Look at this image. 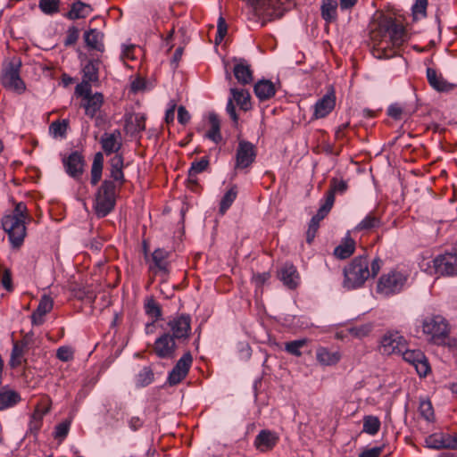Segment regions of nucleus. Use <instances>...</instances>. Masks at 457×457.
<instances>
[{
    "label": "nucleus",
    "instance_id": "de8ad7c7",
    "mask_svg": "<svg viewBox=\"0 0 457 457\" xmlns=\"http://www.w3.org/2000/svg\"><path fill=\"white\" fill-rule=\"evenodd\" d=\"M68 128V121L63 120L62 121H54L49 127V132L54 137H65Z\"/></svg>",
    "mask_w": 457,
    "mask_h": 457
},
{
    "label": "nucleus",
    "instance_id": "a19ab883",
    "mask_svg": "<svg viewBox=\"0 0 457 457\" xmlns=\"http://www.w3.org/2000/svg\"><path fill=\"white\" fill-rule=\"evenodd\" d=\"M237 196V186H232L223 195L220 204V212L224 214L232 205Z\"/></svg>",
    "mask_w": 457,
    "mask_h": 457
},
{
    "label": "nucleus",
    "instance_id": "aec40b11",
    "mask_svg": "<svg viewBox=\"0 0 457 457\" xmlns=\"http://www.w3.org/2000/svg\"><path fill=\"white\" fill-rule=\"evenodd\" d=\"M169 258L170 253L168 251L162 248L155 249L152 253L153 265L150 266V269L155 272L169 273Z\"/></svg>",
    "mask_w": 457,
    "mask_h": 457
},
{
    "label": "nucleus",
    "instance_id": "680f3d73",
    "mask_svg": "<svg viewBox=\"0 0 457 457\" xmlns=\"http://www.w3.org/2000/svg\"><path fill=\"white\" fill-rule=\"evenodd\" d=\"M108 413H109L111 419H112L113 420H115V421L122 420L124 419V415H125V408L121 403L116 404L114 409H110L108 411Z\"/></svg>",
    "mask_w": 457,
    "mask_h": 457
},
{
    "label": "nucleus",
    "instance_id": "774afa93",
    "mask_svg": "<svg viewBox=\"0 0 457 457\" xmlns=\"http://www.w3.org/2000/svg\"><path fill=\"white\" fill-rule=\"evenodd\" d=\"M190 118H191V116H190L189 112H187V110L184 106L180 105L178 108L179 122L180 124L186 125L190 120Z\"/></svg>",
    "mask_w": 457,
    "mask_h": 457
},
{
    "label": "nucleus",
    "instance_id": "6e6552de",
    "mask_svg": "<svg viewBox=\"0 0 457 457\" xmlns=\"http://www.w3.org/2000/svg\"><path fill=\"white\" fill-rule=\"evenodd\" d=\"M422 331L431 340H444L449 333L447 320L441 315H431L424 319Z\"/></svg>",
    "mask_w": 457,
    "mask_h": 457
},
{
    "label": "nucleus",
    "instance_id": "1a4fd4ad",
    "mask_svg": "<svg viewBox=\"0 0 457 457\" xmlns=\"http://www.w3.org/2000/svg\"><path fill=\"white\" fill-rule=\"evenodd\" d=\"M406 345L407 341L399 332H387L381 337L379 351L385 355L400 354Z\"/></svg>",
    "mask_w": 457,
    "mask_h": 457
},
{
    "label": "nucleus",
    "instance_id": "423d86ee",
    "mask_svg": "<svg viewBox=\"0 0 457 457\" xmlns=\"http://www.w3.org/2000/svg\"><path fill=\"white\" fill-rule=\"evenodd\" d=\"M21 62L19 59H13L4 64L2 71V85L9 90L21 94L25 91L26 86L20 76Z\"/></svg>",
    "mask_w": 457,
    "mask_h": 457
},
{
    "label": "nucleus",
    "instance_id": "4be33fe9",
    "mask_svg": "<svg viewBox=\"0 0 457 457\" xmlns=\"http://www.w3.org/2000/svg\"><path fill=\"white\" fill-rule=\"evenodd\" d=\"M110 176L111 178L120 186L125 183V176L123 173L124 168V158L122 154H117L113 155L110 161Z\"/></svg>",
    "mask_w": 457,
    "mask_h": 457
},
{
    "label": "nucleus",
    "instance_id": "338daca9",
    "mask_svg": "<svg viewBox=\"0 0 457 457\" xmlns=\"http://www.w3.org/2000/svg\"><path fill=\"white\" fill-rule=\"evenodd\" d=\"M382 452H383V447H381V446L369 448V449H365L364 451H362L359 454V457H379V455L382 453Z\"/></svg>",
    "mask_w": 457,
    "mask_h": 457
},
{
    "label": "nucleus",
    "instance_id": "4c0bfd02",
    "mask_svg": "<svg viewBox=\"0 0 457 457\" xmlns=\"http://www.w3.org/2000/svg\"><path fill=\"white\" fill-rule=\"evenodd\" d=\"M347 188L348 185L346 181H345L344 179L333 178L330 181L329 190L325 195V199H328L331 196L334 204L335 195L344 194L346 192Z\"/></svg>",
    "mask_w": 457,
    "mask_h": 457
},
{
    "label": "nucleus",
    "instance_id": "c85d7f7f",
    "mask_svg": "<svg viewBox=\"0 0 457 457\" xmlns=\"http://www.w3.org/2000/svg\"><path fill=\"white\" fill-rule=\"evenodd\" d=\"M425 446L429 449H449L448 434L436 432L429 435L425 439Z\"/></svg>",
    "mask_w": 457,
    "mask_h": 457
},
{
    "label": "nucleus",
    "instance_id": "864d4df0",
    "mask_svg": "<svg viewBox=\"0 0 457 457\" xmlns=\"http://www.w3.org/2000/svg\"><path fill=\"white\" fill-rule=\"evenodd\" d=\"M209 165V161L206 158H202L199 161H195L192 162L191 167L189 169V176L191 178L197 176V174L203 172L206 170Z\"/></svg>",
    "mask_w": 457,
    "mask_h": 457
},
{
    "label": "nucleus",
    "instance_id": "e433bc0d",
    "mask_svg": "<svg viewBox=\"0 0 457 457\" xmlns=\"http://www.w3.org/2000/svg\"><path fill=\"white\" fill-rule=\"evenodd\" d=\"M104 168V154L98 152L95 154L91 167V184L96 186L102 178Z\"/></svg>",
    "mask_w": 457,
    "mask_h": 457
},
{
    "label": "nucleus",
    "instance_id": "39448f33",
    "mask_svg": "<svg viewBox=\"0 0 457 457\" xmlns=\"http://www.w3.org/2000/svg\"><path fill=\"white\" fill-rule=\"evenodd\" d=\"M116 187L113 181L104 180L97 190L94 208L98 217H105L115 205Z\"/></svg>",
    "mask_w": 457,
    "mask_h": 457
},
{
    "label": "nucleus",
    "instance_id": "20e7f679",
    "mask_svg": "<svg viewBox=\"0 0 457 457\" xmlns=\"http://www.w3.org/2000/svg\"><path fill=\"white\" fill-rule=\"evenodd\" d=\"M28 218V209L22 202L15 205L12 213L2 218V227L8 234L12 245L15 248H19L23 244L26 237L25 221Z\"/></svg>",
    "mask_w": 457,
    "mask_h": 457
},
{
    "label": "nucleus",
    "instance_id": "dca6fc26",
    "mask_svg": "<svg viewBox=\"0 0 457 457\" xmlns=\"http://www.w3.org/2000/svg\"><path fill=\"white\" fill-rule=\"evenodd\" d=\"M168 326L172 331L174 338H187L188 337L191 330V319L187 314H180L171 319Z\"/></svg>",
    "mask_w": 457,
    "mask_h": 457
},
{
    "label": "nucleus",
    "instance_id": "2f4dec72",
    "mask_svg": "<svg viewBox=\"0 0 457 457\" xmlns=\"http://www.w3.org/2000/svg\"><path fill=\"white\" fill-rule=\"evenodd\" d=\"M21 398L19 393L14 390H0V410H5L13 407L21 402Z\"/></svg>",
    "mask_w": 457,
    "mask_h": 457
},
{
    "label": "nucleus",
    "instance_id": "09e8293b",
    "mask_svg": "<svg viewBox=\"0 0 457 457\" xmlns=\"http://www.w3.org/2000/svg\"><path fill=\"white\" fill-rule=\"evenodd\" d=\"M420 415L428 421H433L435 419L434 409L429 400H421L419 406Z\"/></svg>",
    "mask_w": 457,
    "mask_h": 457
},
{
    "label": "nucleus",
    "instance_id": "f03ea898",
    "mask_svg": "<svg viewBox=\"0 0 457 457\" xmlns=\"http://www.w3.org/2000/svg\"><path fill=\"white\" fill-rule=\"evenodd\" d=\"M382 267V261L375 258L370 263L365 255L353 258L344 269V287L347 289H354L361 287L365 281L375 277Z\"/></svg>",
    "mask_w": 457,
    "mask_h": 457
},
{
    "label": "nucleus",
    "instance_id": "603ef678",
    "mask_svg": "<svg viewBox=\"0 0 457 457\" xmlns=\"http://www.w3.org/2000/svg\"><path fill=\"white\" fill-rule=\"evenodd\" d=\"M371 328L372 327L370 324H361L349 328L348 332L352 337L362 338L370 333Z\"/></svg>",
    "mask_w": 457,
    "mask_h": 457
},
{
    "label": "nucleus",
    "instance_id": "ddd939ff",
    "mask_svg": "<svg viewBox=\"0 0 457 457\" xmlns=\"http://www.w3.org/2000/svg\"><path fill=\"white\" fill-rule=\"evenodd\" d=\"M435 270L439 275H457V254L445 253L433 260Z\"/></svg>",
    "mask_w": 457,
    "mask_h": 457
},
{
    "label": "nucleus",
    "instance_id": "7c9ffc66",
    "mask_svg": "<svg viewBox=\"0 0 457 457\" xmlns=\"http://www.w3.org/2000/svg\"><path fill=\"white\" fill-rule=\"evenodd\" d=\"M427 79L429 85L437 91H447L452 87L443 76L437 74L436 70L432 68L427 69Z\"/></svg>",
    "mask_w": 457,
    "mask_h": 457
},
{
    "label": "nucleus",
    "instance_id": "7ed1b4c3",
    "mask_svg": "<svg viewBox=\"0 0 457 457\" xmlns=\"http://www.w3.org/2000/svg\"><path fill=\"white\" fill-rule=\"evenodd\" d=\"M248 20L264 27L281 18L288 9L289 0H245Z\"/></svg>",
    "mask_w": 457,
    "mask_h": 457
},
{
    "label": "nucleus",
    "instance_id": "f704fd0d",
    "mask_svg": "<svg viewBox=\"0 0 457 457\" xmlns=\"http://www.w3.org/2000/svg\"><path fill=\"white\" fill-rule=\"evenodd\" d=\"M380 225V218L370 212L355 226L353 232L369 231L379 228Z\"/></svg>",
    "mask_w": 457,
    "mask_h": 457
},
{
    "label": "nucleus",
    "instance_id": "412c9836",
    "mask_svg": "<svg viewBox=\"0 0 457 457\" xmlns=\"http://www.w3.org/2000/svg\"><path fill=\"white\" fill-rule=\"evenodd\" d=\"M279 278L283 284L290 289L295 288L300 282V276L296 268L291 263H285L279 271Z\"/></svg>",
    "mask_w": 457,
    "mask_h": 457
},
{
    "label": "nucleus",
    "instance_id": "473e14b6",
    "mask_svg": "<svg viewBox=\"0 0 457 457\" xmlns=\"http://www.w3.org/2000/svg\"><path fill=\"white\" fill-rule=\"evenodd\" d=\"M103 37V33L96 29H91L84 34V39L87 46L91 49L98 51L104 50Z\"/></svg>",
    "mask_w": 457,
    "mask_h": 457
},
{
    "label": "nucleus",
    "instance_id": "a878e982",
    "mask_svg": "<svg viewBox=\"0 0 457 457\" xmlns=\"http://www.w3.org/2000/svg\"><path fill=\"white\" fill-rule=\"evenodd\" d=\"M93 7L81 1L72 3L70 11L66 13V18L69 20L85 19L93 12Z\"/></svg>",
    "mask_w": 457,
    "mask_h": 457
},
{
    "label": "nucleus",
    "instance_id": "6e6d98bb",
    "mask_svg": "<svg viewBox=\"0 0 457 457\" xmlns=\"http://www.w3.org/2000/svg\"><path fill=\"white\" fill-rule=\"evenodd\" d=\"M53 306H54V303H53L52 298L50 296L45 295L40 299L36 311L46 315V313H48L52 311Z\"/></svg>",
    "mask_w": 457,
    "mask_h": 457
},
{
    "label": "nucleus",
    "instance_id": "f257e3e1",
    "mask_svg": "<svg viewBox=\"0 0 457 457\" xmlns=\"http://www.w3.org/2000/svg\"><path fill=\"white\" fill-rule=\"evenodd\" d=\"M370 38L373 43V56L378 59H389L398 54L400 47L406 40V31L392 17H383L371 30Z\"/></svg>",
    "mask_w": 457,
    "mask_h": 457
},
{
    "label": "nucleus",
    "instance_id": "cd10ccee",
    "mask_svg": "<svg viewBox=\"0 0 457 457\" xmlns=\"http://www.w3.org/2000/svg\"><path fill=\"white\" fill-rule=\"evenodd\" d=\"M234 76L242 85L250 84L253 81V71L245 61H240L233 69Z\"/></svg>",
    "mask_w": 457,
    "mask_h": 457
},
{
    "label": "nucleus",
    "instance_id": "f3484780",
    "mask_svg": "<svg viewBox=\"0 0 457 457\" xmlns=\"http://www.w3.org/2000/svg\"><path fill=\"white\" fill-rule=\"evenodd\" d=\"M176 349L174 337L169 333L159 337L154 345V352L160 358H173Z\"/></svg>",
    "mask_w": 457,
    "mask_h": 457
},
{
    "label": "nucleus",
    "instance_id": "c756f323",
    "mask_svg": "<svg viewBox=\"0 0 457 457\" xmlns=\"http://www.w3.org/2000/svg\"><path fill=\"white\" fill-rule=\"evenodd\" d=\"M354 250L355 241L347 234L342 242L334 249V255L340 260H345L349 258L354 253Z\"/></svg>",
    "mask_w": 457,
    "mask_h": 457
},
{
    "label": "nucleus",
    "instance_id": "b1692460",
    "mask_svg": "<svg viewBox=\"0 0 457 457\" xmlns=\"http://www.w3.org/2000/svg\"><path fill=\"white\" fill-rule=\"evenodd\" d=\"M49 406L44 403H38L33 414L30 417V420L29 423V431L33 435H37V432L41 429L43 425V418L49 411Z\"/></svg>",
    "mask_w": 457,
    "mask_h": 457
},
{
    "label": "nucleus",
    "instance_id": "0eeeda50",
    "mask_svg": "<svg viewBox=\"0 0 457 457\" xmlns=\"http://www.w3.org/2000/svg\"><path fill=\"white\" fill-rule=\"evenodd\" d=\"M407 278L408 274L405 272L392 270L380 277L377 285V291L386 296L397 294L403 288Z\"/></svg>",
    "mask_w": 457,
    "mask_h": 457
},
{
    "label": "nucleus",
    "instance_id": "c9c22d12",
    "mask_svg": "<svg viewBox=\"0 0 457 457\" xmlns=\"http://www.w3.org/2000/svg\"><path fill=\"white\" fill-rule=\"evenodd\" d=\"M230 93L232 95V101L236 102L237 104L244 111L251 109L250 94L245 89L231 88Z\"/></svg>",
    "mask_w": 457,
    "mask_h": 457
},
{
    "label": "nucleus",
    "instance_id": "c03bdc74",
    "mask_svg": "<svg viewBox=\"0 0 457 457\" xmlns=\"http://www.w3.org/2000/svg\"><path fill=\"white\" fill-rule=\"evenodd\" d=\"M154 372L149 367H144L137 377V385L144 387L150 385L154 381Z\"/></svg>",
    "mask_w": 457,
    "mask_h": 457
},
{
    "label": "nucleus",
    "instance_id": "3c124183",
    "mask_svg": "<svg viewBox=\"0 0 457 457\" xmlns=\"http://www.w3.org/2000/svg\"><path fill=\"white\" fill-rule=\"evenodd\" d=\"M333 205L334 204L331 196L328 199H324V202L321 204L317 213L312 219L315 221L320 222V220H322L330 212Z\"/></svg>",
    "mask_w": 457,
    "mask_h": 457
},
{
    "label": "nucleus",
    "instance_id": "f8f14e48",
    "mask_svg": "<svg viewBox=\"0 0 457 457\" xmlns=\"http://www.w3.org/2000/svg\"><path fill=\"white\" fill-rule=\"evenodd\" d=\"M192 361L193 358L191 353L188 352L184 353L169 373L168 383L170 386H175L180 383L187 377L192 365Z\"/></svg>",
    "mask_w": 457,
    "mask_h": 457
},
{
    "label": "nucleus",
    "instance_id": "6ab92c4d",
    "mask_svg": "<svg viewBox=\"0 0 457 457\" xmlns=\"http://www.w3.org/2000/svg\"><path fill=\"white\" fill-rule=\"evenodd\" d=\"M336 105V97L334 94H326L319 99L314 104L313 117L321 119L332 112Z\"/></svg>",
    "mask_w": 457,
    "mask_h": 457
},
{
    "label": "nucleus",
    "instance_id": "4d7b16f0",
    "mask_svg": "<svg viewBox=\"0 0 457 457\" xmlns=\"http://www.w3.org/2000/svg\"><path fill=\"white\" fill-rule=\"evenodd\" d=\"M56 357L62 361H69L74 358V350L71 346H61L56 351Z\"/></svg>",
    "mask_w": 457,
    "mask_h": 457
},
{
    "label": "nucleus",
    "instance_id": "bf43d9fd",
    "mask_svg": "<svg viewBox=\"0 0 457 457\" xmlns=\"http://www.w3.org/2000/svg\"><path fill=\"white\" fill-rule=\"evenodd\" d=\"M22 354H23L22 348L20 347L17 344H14L12 350L10 365L12 367H16V366L21 365Z\"/></svg>",
    "mask_w": 457,
    "mask_h": 457
},
{
    "label": "nucleus",
    "instance_id": "72a5a7b5",
    "mask_svg": "<svg viewBox=\"0 0 457 457\" xmlns=\"http://www.w3.org/2000/svg\"><path fill=\"white\" fill-rule=\"evenodd\" d=\"M321 17L327 22H333L337 17V2L336 0H322L320 6Z\"/></svg>",
    "mask_w": 457,
    "mask_h": 457
},
{
    "label": "nucleus",
    "instance_id": "69168bd1",
    "mask_svg": "<svg viewBox=\"0 0 457 457\" xmlns=\"http://www.w3.org/2000/svg\"><path fill=\"white\" fill-rule=\"evenodd\" d=\"M227 33V24L222 17L219 18L217 26V37L216 41H221Z\"/></svg>",
    "mask_w": 457,
    "mask_h": 457
},
{
    "label": "nucleus",
    "instance_id": "9d476101",
    "mask_svg": "<svg viewBox=\"0 0 457 457\" xmlns=\"http://www.w3.org/2000/svg\"><path fill=\"white\" fill-rule=\"evenodd\" d=\"M256 158V148L249 141L241 140L235 156V170H244L250 167Z\"/></svg>",
    "mask_w": 457,
    "mask_h": 457
},
{
    "label": "nucleus",
    "instance_id": "052dcab7",
    "mask_svg": "<svg viewBox=\"0 0 457 457\" xmlns=\"http://www.w3.org/2000/svg\"><path fill=\"white\" fill-rule=\"evenodd\" d=\"M1 285L4 289L7 291L12 290V273L9 269L4 268L2 270V275L0 278Z\"/></svg>",
    "mask_w": 457,
    "mask_h": 457
},
{
    "label": "nucleus",
    "instance_id": "393cba45",
    "mask_svg": "<svg viewBox=\"0 0 457 457\" xmlns=\"http://www.w3.org/2000/svg\"><path fill=\"white\" fill-rule=\"evenodd\" d=\"M104 104V96L102 93H95L94 95L83 100L82 106L85 109V114L90 118H94L96 112L102 108Z\"/></svg>",
    "mask_w": 457,
    "mask_h": 457
},
{
    "label": "nucleus",
    "instance_id": "58836bf2",
    "mask_svg": "<svg viewBox=\"0 0 457 457\" xmlns=\"http://www.w3.org/2000/svg\"><path fill=\"white\" fill-rule=\"evenodd\" d=\"M381 427V422L377 416L367 415L363 418L362 432L375 436L378 434Z\"/></svg>",
    "mask_w": 457,
    "mask_h": 457
},
{
    "label": "nucleus",
    "instance_id": "a211bd4d",
    "mask_svg": "<svg viewBox=\"0 0 457 457\" xmlns=\"http://www.w3.org/2000/svg\"><path fill=\"white\" fill-rule=\"evenodd\" d=\"M62 162L69 176L76 179L81 177L84 171L85 161L79 152H72L67 158H64Z\"/></svg>",
    "mask_w": 457,
    "mask_h": 457
},
{
    "label": "nucleus",
    "instance_id": "a18cd8bd",
    "mask_svg": "<svg viewBox=\"0 0 457 457\" xmlns=\"http://www.w3.org/2000/svg\"><path fill=\"white\" fill-rule=\"evenodd\" d=\"M38 6L43 13L52 15L59 12L60 0H39Z\"/></svg>",
    "mask_w": 457,
    "mask_h": 457
},
{
    "label": "nucleus",
    "instance_id": "4468645a",
    "mask_svg": "<svg viewBox=\"0 0 457 457\" xmlns=\"http://www.w3.org/2000/svg\"><path fill=\"white\" fill-rule=\"evenodd\" d=\"M100 144L106 155L120 154V150L122 147V136L120 131L115 129L112 132H104L100 138Z\"/></svg>",
    "mask_w": 457,
    "mask_h": 457
},
{
    "label": "nucleus",
    "instance_id": "13d9d810",
    "mask_svg": "<svg viewBox=\"0 0 457 457\" xmlns=\"http://www.w3.org/2000/svg\"><path fill=\"white\" fill-rule=\"evenodd\" d=\"M75 92L82 96L83 100L92 96L90 82L83 79L80 84L76 86Z\"/></svg>",
    "mask_w": 457,
    "mask_h": 457
},
{
    "label": "nucleus",
    "instance_id": "49530a36",
    "mask_svg": "<svg viewBox=\"0 0 457 457\" xmlns=\"http://www.w3.org/2000/svg\"><path fill=\"white\" fill-rule=\"evenodd\" d=\"M307 344L306 339H299L290 341L285 344V350L296 357H300L302 355L301 349L305 346Z\"/></svg>",
    "mask_w": 457,
    "mask_h": 457
},
{
    "label": "nucleus",
    "instance_id": "ea45409f",
    "mask_svg": "<svg viewBox=\"0 0 457 457\" xmlns=\"http://www.w3.org/2000/svg\"><path fill=\"white\" fill-rule=\"evenodd\" d=\"M209 121L211 124V129L206 133V137L215 143H219L221 140L220 134V120L216 114L211 113L209 115Z\"/></svg>",
    "mask_w": 457,
    "mask_h": 457
},
{
    "label": "nucleus",
    "instance_id": "8fccbe9b",
    "mask_svg": "<svg viewBox=\"0 0 457 457\" xmlns=\"http://www.w3.org/2000/svg\"><path fill=\"white\" fill-rule=\"evenodd\" d=\"M145 310L146 314L151 316L155 320L162 316L161 307L154 298L147 299L145 304Z\"/></svg>",
    "mask_w": 457,
    "mask_h": 457
},
{
    "label": "nucleus",
    "instance_id": "37998d69",
    "mask_svg": "<svg viewBox=\"0 0 457 457\" xmlns=\"http://www.w3.org/2000/svg\"><path fill=\"white\" fill-rule=\"evenodd\" d=\"M83 79L89 82L98 81V64L88 62L83 68Z\"/></svg>",
    "mask_w": 457,
    "mask_h": 457
},
{
    "label": "nucleus",
    "instance_id": "e2e57ef3",
    "mask_svg": "<svg viewBox=\"0 0 457 457\" xmlns=\"http://www.w3.org/2000/svg\"><path fill=\"white\" fill-rule=\"evenodd\" d=\"M79 29L76 27H70L67 30V36L64 41L65 46L74 45L79 38Z\"/></svg>",
    "mask_w": 457,
    "mask_h": 457
},
{
    "label": "nucleus",
    "instance_id": "9b49d317",
    "mask_svg": "<svg viewBox=\"0 0 457 457\" xmlns=\"http://www.w3.org/2000/svg\"><path fill=\"white\" fill-rule=\"evenodd\" d=\"M403 360L411 363L420 377H426L430 371L428 361L420 350H409L407 346L405 350L400 353Z\"/></svg>",
    "mask_w": 457,
    "mask_h": 457
},
{
    "label": "nucleus",
    "instance_id": "2eb2a0df",
    "mask_svg": "<svg viewBox=\"0 0 457 457\" xmlns=\"http://www.w3.org/2000/svg\"><path fill=\"white\" fill-rule=\"evenodd\" d=\"M279 441L277 432L270 429H262L253 441L254 447L261 453H267L273 450Z\"/></svg>",
    "mask_w": 457,
    "mask_h": 457
},
{
    "label": "nucleus",
    "instance_id": "5fc2aeb1",
    "mask_svg": "<svg viewBox=\"0 0 457 457\" xmlns=\"http://www.w3.org/2000/svg\"><path fill=\"white\" fill-rule=\"evenodd\" d=\"M71 427L70 420H64L55 426L54 436L55 439L62 441L68 435Z\"/></svg>",
    "mask_w": 457,
    "mask_h": 457
},
{
    "label": "nucleus",
    "instance_id": "5701e85b",
    "mask_svg": "<svg viewBox=\"0 0 457 457\" xmlns=\"http://www.w3.org/2000/svg\"><path fill=\"white\" fill-rule=\"evenodd\" d=\"M341 357L339 351H332L324 346H319L316 349V360L322 366L336 365L340 361Z\"/></svg>",
    "mask_w": 457,
    "mask_h": 457
},
{
    "label": "nucleus",
    "instance_id": "79ce46f5",
    "mask_svg": "<svg viewBox=\"0 0 457 457\" xmlns=\"http://www.w3.org/2000/svg\"><path fill=\"white\" fill-rule=\"evenodd\" d=\"M428 0H416L411 7L413 21H420L427 17Z\"/></svg>",
    "mask_w": 457,
    "mask_h": 457
},
{
    "label": "nucleus",
    "instance_id": "0e129e2a",
    "mask_svg": "<svg viewBox=\"0 0 457 457\" xmlns=\"http://www.w3.org/2000/svg\"><path fill=\"white\" fill-rule=\"evenodd\" d=\"M134 49H135L134 45H123L120 58L123 61L134 60L136 58L134 55Z\"/></svg>",
    "mask_w": 457,
    "mask_h": 457
},
{
    "label": "nucleus",
    "instance_id": "bb28decb",
    "mask_svg": "<svg viewBox=\"0 0 457 457\" xmlns=\"http://www.w3.org/2000/svg\"><path fill=\"white\" fill-rule=\"evenodd\" d=\"M254 94L260 101H266L276 94L275 85L268 79L258 81L254 85Z\"/></svg>",
    "mask_w": 457,
    "mask_h": 457
}]
</instances>
